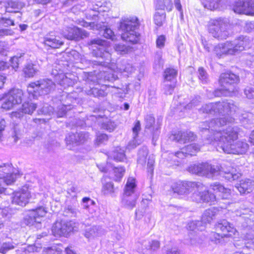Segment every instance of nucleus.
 Listing matches in <instances>:
<instances>
[{
    "instance_id": "55",
    "label": "nucleus",
    "mask_w": 254,
    "mask_h": 254,
    "mask_svg": "<svg viewBox=\"0 0 254 254\" xmlns=\"http://www.w3.org/2000/svg\"><path fill=\"white\" fill-rule=\"evenodd\" d=\"M75 134L78 145L84 143L89 137V134L85 132H76Z\"/></svg>"
},
{
    "instance_id": "42",
    "label": "nucleus",
    "mask_w": 254,
    "mask_h": 254,
    "mask_svg": "<svg viewBox=\"0 0 254 254\" xmlns=\"http://www.w3.org/2000/svg\"><path fill=\"white\" fill-rule=\"evenodd\" d=\"M148 150L146 147L142 148L138 151L137 162L142 165H144L146 161L148 155Z\"/></svg>"
},
{
    "instance_id": "63",
    "label": "nucleus",
    "mask_w": 254,
    "mask_h": 254,
    "mask_svg": "<svg viewBox=\"0 0 254 254\" xmlns=\"http://www.w3.org/2000/svg\"><path fill=\"white\" fill-rule=\"evenodd\" d=\"M14 248V246L11 243H3L1 247H0V253L2 254H5L8 251Z\"/></svg>"
},
{
    "instance_id": "47",
    "label": "nucleus",
    "mask_w": 254,
    "mask_h": 254,
    "mask_svg": "<svg viewBox=\"0 0 254 254\" xmlns=\"http://www.w3.org/2000/svg\"><path fill=\"white\" fill-rule=\"evenodd\" d=\"M103 188L102 190V193L104 194H108L111 192V184L110 178L105 176L102 180Z\"/></svg>"
},
{
    "instance_id": "59",
    "label": "nucleus",
    "mask_w": 254,
    "mask_h": 254,
    "mask_svg": "<svg viewBox=\"0 0 254 254\" xmlns=\"http://www.w3.org/2000/svg\"><path fill=\"white\" fill-rule=\"evenodd\" d=\"M14 25V19L11 17L0 18V26L8 27Z\"/></svg>"
},
{
    "instance_id": "7",
    "label": "nucleus",
    "mask_w": 254,
    "mask_h": 254,
    "mask_svg": "<svg viewBox=\"0 0 254 254\" xmlns=\"http://www.w3.org/2000/svg\"><path fill=\"white\" fill-rule=\"evenodd\" d=\"M234 122L233 118L227 117L225 118H219L212 120L210 122H202L199 125V129L200 131L203 132L204 131L211 130L213 131V135L209 137L211 140L212 137L214 136V133L217 131V129L220 127L231 124Z\"/></svg>"
},
{
    "instance_id": "54",
    "label": "nucleus",
    "mask_w": 254,
    "mask_h": 254,
    "mask_svg": "<svg viewBox=\"0 0 254 254\" xmlns=\"http://www.w3.org/2000/svg\"><path fill=\"white\" fill-rule=\"evenodd\" d=\"M78 212V210L71 205L67 206L64 211V215L67 217H75Z\"/></svg>"
},
{
    "instance_id": "10",
    "label": "nucleus",
    "mask_w": 254,
    "mask_h": 254,
    "mask_svg": "<svg viewBox=\"0 0 254 254\" xmlns=\"http://www.w3.org/2000/svg\"><path fill=\"white\" fill-rule=\"evenodd\" d=\"M19 176L18 170L14 168L11 164L2 163L0 165V179L8 185L14 183Z\"/></svg>"
},
{
    "instance_id": "16",
    "label": "nucleus",
    "mask_w": 254,
    "mask_h": 254,
    "mask_svg": "<svg viewBox=\"0 0 254 254\" xmlns=\"http://www.w3.org/2000/svg\"><path fill=\"white\" fill-rule=\"evenodd\" d=\"M202 184L196 182H180L173 184L171 187V190L173 193L179 195L185 194L189 191V187H201Z\"/></svg>"
},
{
    "instance_id": "60",
    "label": "nucleus",
    "mask_w": 254,
    "mask_h": 254,
    "mask_svg": "<svg viewBox=\"0 0 254 254\" xmlns=\"http://www.w3.org/2000/svg\"><path fill=\"white\" fill-rule=\"evenodd\" d=\"M15 104L8 97L7 94L4 99V102L1 105V108L5 110L11 109Z\"/></svg>"
},
{
    "instance_id": "44",
    "label": "nucleus",
    "mask_w": 254,
    "mask_h": 254,
    "mask_svg": "<svg viewBox=\"0 0 254 254\" xmlns=\"http://www.w3.org/2000/svg\"><path fill=\"white\" fill-rule=\"evenodd\" d=\"M184 148L186 151V154L190 156L195 155L200 150V146L195 143L188 145Z\"/></svg>"
},
{
    "instance_id": "31",
    "label": "nucleus",
    "mask_w": 254,
    "mask_h": 254,
    "mask_svg": "<svg viewBox=\"0 0 254 254\" xmlns=\"http://www.w3.org/2000/svg\"><path fill=\"white\" fill-rule=\"evenodd\" d=\"M136 245L138 247L141 246L142 250L150 249L155 251L159 248L160 243L156 240H153L151 242H147L145 240L139 241L136 243Z\"/></svg>"
},
{
    "instance_id": "34",
    "label": "nucleus",
    "mask_w": 254,
    "mask_h": 254,
    "mask_svg": "<svg viewBox=\"0 0 254 254\" xmlns=\"http://www.w3.org/2000/svg\"><path fill=\"white\" fill-rule=\"evenodd\" d=\"M156 10H165L168 11L172 10L173 8V3L172 0H157L155 4Z\"/></svg>"
},
{
    "instance_id": "23",
    "label": "nucleus",
    "mask_w": 254,
    "mask_h": 254,
    "mask_svg": "<svg viewBox=\"0 0 254 254\" xmlns=\"http://www.w3.org/2000/svg\"><path fill=\"white\" fill-rule=\"evenodd\" d=\"M232 44L236 54L237 52L243 51L249 48L250 40L247 37L241 36L235 39Z\"/></svg>"
},
{
    "instance_id": "53",
    "label": "nucleus",
    "mask_w": 254,
    "mask_h": 254,
    "mask_svg": "<svg viewBox=\"0 0 254 254\" xmlns=\"http://www.w3.org/2000/svg\"><path fill=\"white\" fill-rule=\"evenodd\" d=\"M65 141L68 149H71V145H77L76 137L75 133H69L65 137Z\"/></svg>"
},
{
    "instance_id": "41",
    "label": "nucleus",
    "mask_w": 254,
    "mask_h": 254,
    "mask_svg": "<svg viewBox=\"0 0 254 254\" xmlns=\"http://www.w3.org/2000/svg\"><path fill=\"white\" fill-rule=\"evenodd\" d=\"M221 50L225 55H234L235 54V50L233 46L232 42L227 41L226 42L220 44Z\"/></svg>"
},
{
    "instance_id": "46",
    "label": "nucleus",
    "mask_w": 254,
    "mask_h": 254,
    "mask_svg": "<svg viewBox=\"0 0 254 254\" xmlns=\"http://www.w3.org/2000/svg\"><path fill=\"white\" fill-rule=\"evenodd\" d=\"M114 159L118 162L123 161L125 158V151L120 147H117L112 154Z\"/></svg>"
},
{
    "instance_id": "14",
    "label": "nucleus",
    "mask_w": 254,
    "mask_h": 254,
    "mask_svg": "<svg viewBox=\"0 0 254 254\" xmlns=\"http://www.w3.org/2000/svg\"><path fill=\"white\" fill-rule=\"evenodd\" d=\"M215 166H217L219 169L216 171L215 176L220 175L224 177V175H226L225 177L230 181L237 180L241 176L240 174H233V169L229 163L215 165Z\"/></svg>"
},
{
    "instance_id": "62",
    "label": "nucleus",
    "mask_w": 254,
    "mask_h": 254,
    "mask_svg": "<svg viewBox=\"0 0 254 254\" xmlns=\"http://www.w3.org/2000/svg\"><path fill=\"white\" fill-rule=\"evenodd\" d=\"M22 62L21 55L20 56H14L10 59L11 65L12 67L16 70V69L18 67L20 63Z\"/></svg>"
},
{
    "instance_id": "57",
    "label": "nucleus",
    "mask_w": 254,
    "mask_h": 254,
    "mask_svg": "<svg viewBox=\"0 0 254 254\" xmlns=\"http://www.w3.org/2000/svg\"><path fill=\"white\" fill-rule=\"evenodd\" d=\"M63 97L65 96V99L64 101V104H66L67 102H68L70 103V105L71 107V103H74L77 98V94L76 92H74L68 94H64L63 95Z\"/></svg>"
},
{
    "instance_id": "15",
    "label": "nucleus",
    "mask_w": 254,
    "mask_h": 254,
    "mask_svg": "<svg viewBox=\"0 0 254 254\" xmlns=\"http://www.w3.org/2000/svg\"><path fill=\"white\" fill-rule=\"evenodd\" d=\"M233 9L234 12L237 13L252 14L254 11V0L237 1Z\"/></svg>"
},
{
    "instance_id": "20",
    "label": "nucleus",
    "mask_w": 254,
    "mask_h": 254,
    "mask_svg": "<svg viewBox=\"0 0 254 254\" xmlns=\"http://www.w3.org/2000/svg\"><path fill=\"white\" fill-rule=\"evenodd\" d=\"M210 188L216 192H219V195L222 199H229L231 198V190L229 189L225 188L223 185L218 182L211 184Z\"/></svg>"
},
{
    "instance_id": "48",
    "label": "nucleus",
    "mask_w": 254,
    "mask_h": 254,
    "mask_svg": "<svg viewBox=\"0 0 254 254\" xmlns=\"http://www.w3.org/2000/svg\"><path fill=\"white\" fill-rule=\"evenodd\" d=\"M114 174L113 179L115 181L120 182L123 178L124 173L125 169L123 167H114L113 170Z\"/></svg>"
},
{
    "instance_id": "19",
    "label": "nucleus",
    "mask_w": 254,
    "mask_h": 254,
    "mask_svg": "<svg viewBox=\"0 0 254 254\" xmlns=\"http://www.w3.org/2000/svg\"><path fill=\"white\" fill-rule=\"evenodd\" d=\"M169 138L171 140L185 143L187 142L194 140L196 135L193 132L190 131L186 132L178 131L172 134Z\"/></svg>"
},
{
    "instance_id": "27",
    "label": "nucleus",
    "mask_w": 254,
    "mask_h": 254,
    "mask_svg": "<svg viewBox=\"0 0 254 254\" xmlns=\"http://www.w3.org/2000/svg\"><path fill=\"white\" fill-rule=\"evenodd\" d=\"M237 188L241 193H250L254 189V181L250 179L242 180Z\"/></svg>"
},
{
    "instance_id": "12",
    "label": "nucleus",
    "mask_w": 254,
    "mask_h": 254,
    "mask_svg": "<svg viewBox=\"0 0 254 254\" xmlns=\"http://www.w3.org/2000/svg\"><path fill=\"white\" fill-rule=\"evenodd\" d=\"M248 148V144L244 141H238L230 144H223L221 146V149L228 154H243L247 152Z\"/></svg>"
},
{
    "instance_id": "36",
    "label": "nucleus",
    "mask_w": 254,
    "mask_h": 254,
    "mask_svg": "<svg viewBox=\"0 0 254 254\" xmlns=\"http://www.w3.org/2000/svg\"><path fill=\"white\" fill-rule=\"evenodd\" d=\"M71 109L72 107L70 106L69 103L67 102L66 104L63 103L58 106L56 110L54 111V115H56L58 118L64 117L66 112Z\"/></svg>"
},
{
    "instance_id": "35",
    "label": "nucleus",
    "mask_w": 254,
    "mask_h": 254,
    "mask_svg": "<svg viewBox=\"0 0 254 254\" xmlns=\"http://www.w3.org/2000/svg\"><path fill=\"white\" fill-rule=\"evenodd\" d=\"M178 74V71L173 68H167L164 72L163 76L164 78V81L172 82L175 81L177 83L176 77Z\"/></svg>"
},
{
    "instance_id": "43",
    "label": "nucleus",
    "mask_w": 254,
    "mask_h": 254,
    "mask_svg": "<svg viewBox=\"0 0 254 254\" xmlns=\"http://www.w3.org/2000/svg\"><path fill=\"white\" fill-rule=\"evenodd\" d=\"M197 190V191H194V192L192 194V198L193 201H196L197 202H203V187L202 185L201 187H195Z\"/></svg>"
},
{
    "instance_id": "18",
    "label": "nucleus",
    "mask_w": 254,
    "mask_h": 254,
    "mask_svg": "<svg viewBox=\"0 0 254 254\" xmlns=\"http://www.w3.org/2000/svg\"><path fill=\"white\" fill-rule=\"evenodd\" d=\"M47 210L45 207L41 206L29 211L27 222L28 224L32 225L34 223H40L41 218L45 216Z\"/></svg>"
},
{
    "instance_id": "29",
    "label": "nucleus",
    "mask_w": 254,
    "mask_h": 254,
    "mask_svg": "<svg viewBox=\"0 0 254 254\" xmlns=\"http://www.w3.org/2000/svg\"><path fill=\"white\" fill-rule=\"evenodd\" d=\"M136 188V184L135 179L132 177L128 178L124 189L123 196L126 197V196L134 195L133 194L135 192Z\"/></svg>"
},
{
    "instance_id": "25",
    "label": "nucleus",
    "mask_w": 254,
    "mask_h": 254,
    "mask_svg": "<svg viewBox=\"0 0 254 254\" xmlns=\"http://www.w3.org/2000/svg\"><path fill=\"white\" fill-rule=\"evenodd\" d=\"M43 43L45 46L53 49L59 48L64 44L59 37L54 35H46L44 38Z\"/></svg>"
},
{
    "instance_id": "24",
    "label": "nucleus",
    "mask_w": 254,
    "mask_h": 254,
    "mask_svg": "<svg viewBox=\"0 0 254 254\" xmlns=\"http://www.w3.org/2000/svg\"><path fill=\"white\" fill-rule=\"evenodd\" d=\"M112 68H113V64H112ZM117 71H113L112 69V80H116L119 78V76L121 75V73L123 72H127V73H131L134 71V68L131 64L129 63H126L123 67H117Z\"/></svg>"
},
{
    "instance_id": "6",
    "label": "nucleus",
    "mask_w": 254,
    "mask_h": 254,
    "mask_svg": "<svg viewBox=\"0 0 254 254\" xmlns=\"http://www.w3.org/2000/svg\"><path fill=\"white\" fill-rule=\"evenodd\" d=\"M56 88L55 83L51 79H42L36 82L30 83L28 86L27 90L29 93L38 92L39 95H47Z\"/></svg>"
},
{
    "instance_id": "11",
    "label": "nucleus",
    "mask_w": 254,
    "mask_h": 254,
    "mask_svg": "<svg viewBox=\"0 0 254 254\" xmlns=\"http://www.w3.org/2000/svg\"><path fill=\"white\" fill-rule=\"evenodd\" d=\"M31 197V192L28 188L23 187L12 193L11 202L14 205L23 207L29 202Z\"/></svg>"
},
{
    "instance_id": "50",
    "label": "nucleus",
    "mask_w": 254,
    "mask_h": 254,
    "mask_svg": "<svg viewBox=\"0 0 254 254\" xmlns=\"http://www.w3.org/2000/svg\"><path fill=\"white\" fill-rule=\"evenodd\" d=\"M227 234H220L218 233L212 232L211 234L210 239L211 241L215 244L222 243L223 242V238L226 237Z\"/></svg>"
},
{
    "instance_id": "9",
    "label": "nucleus",
    "mask_w": 254,
    "mask_h": 254,
    "mask_svg": "<svg viewBox=\"0 0 254 254\" xmlns=\"http://www.w3.org/2000/svg\"><path fill=\"white\" fill-rule=\"evenodd\" d=\"M218 169V168L215 166V165L209 164L208 163H202L190 165L188 170L189 172L198 176H205L207 178H211L215 176V173Z\"/></svg>"
},
{
    "instance_id": "37",
    "label": "nucleus",
    "mask_w": 254,
    "mask_h": 254,
    "mask_svg": "<svg viewBox=\"0 0 254 254\" xmlns=\"http://www.w3.org/2000/svg\"><path fill=\"white\" fill-rule=\"evenodd\" d=\"M114 49L117 54L123 55L131 52L132 51L133 47L128 45L119 43L115 44L114 46Z\"/></svg>"
},
{
    "instance_id": "4",
    "label": "nucleus",
    "mask_w": 254,
    "mask_h": 254,
    "mask_svg": "<svg viewBox=\"0 0 254 254\" xmlns=\"http://www.w3.org/2000/svg\"><path fill=\"white\" fill-rule=\"evenodd\" d=\"M216 114L221 115L222 118H225L231 116L230 114L232 113H236L239 116L240 120L242 122H244L247 120L248 116L247 113L240 115L239 109L234 104L232 101H223L215 103ZM232 118V117H231ZM233 118V117H232ZM233 119H234L233 118ZM235 120V119H234Z\"/></svg>"
},
{
    "instance_id": "56",
    "label": "nucleus",
    "mask_w": 254,
    "mask_h": 254,
    "mask_svg": "<svg viewBox=\"0 0 254 254\" xmlns=\"http://www.w3.org/2000/svg\"><path fill=\"white\" fill-rule=\"evenodd\" d=\"M198 78L202 83H206L208 82V75L206 70L202 67H199L198 69Z\"/></svg>"
},
{
    "instance_id": "21",
    "label": "nucleus",
    "mask_w": 254,
    "mask_h": 254,
    "mask_svg": "<svg viewBox=\"0 0 254 254\" xmlns=\"http://www.w3.org/2000/svg\"><path fill=\"white\" fill-rule=\"evenodd\" d=\"M51 74L54 76L56 82L64 87L72 86L74 84V80L66 76L64 73H59L57 70H53Z\"/></svg>"
},
{
    "instance_id": "1",
    "label": "nucleus",
    "mask_w": 254,
    "mask_h": 254,
    "mask_svg": "<svg viewBox=\"0 0 254 254\" xmlns=\"http://www.w3.org/2000/svg\"><path fill=\"white\" fill-rule=\"evenodd\" d=\"M239 81V76L230 71L221 73L219 79L221 88L214 91V96L216 97L231 96L232 93L237 91L236 84Z\"/></svg>"
},
{
    "instance_id": "39",
    "label": "nucleus",
    "mask_w": 254,
    "mask_h": 254,
    "mask_svg": "<svg viewBox=\"0 0 254 254\" xmlns=\"http://www.w3.org/2000/svg\"><path fill=\"white\" fill-rule=\"evenodd\" d=\"M136 196H123L122 203L127 208L132 209L136 204Z\"/></svg>"
},
{
    "instance_id": "33",
    "label": "nucleus",
    "mask_w": 254,
    "mask_h": 254,
    "mask_svg": "<svg viewBox=\"0 0 254 254\" xmlns=\"http://www.w3.org/2000/svg\"><path fill=\"white\" fill-rule=\"evenodd\" d=\"M39 65L36 64L29 63L27 64L23 68V72L25 76L31 77L37 73L39 71Z\"/></svg>"
},
{
    "instance_id": "28",
    "label": "nucleus",
    "mask_w": 254,
    "mask_h": 254,
    "mask_svg": "<svg viewBox=\"0 0 254 254\" xmlns=\"http://www.w3.org/2000/svg\"><path fill=\"white\" fill-rule=\"evenodd\" d=\"M103 233V230L100 226H92L86 228L84 236L87 238L90 239L100 236Z\"/></svg>"
},
{
    "instance_id": "38",
    "label": "nucleus",
    "mask_w": 254,
    "mask_h": 254,
    "mask_svg": "<svg viewBox=\"0 0 254 254\" xmlns=\"http://www.w3.org/2000/svg\"><path fill=\"white\" fill-rule=\"evenodd\" d=\"M176 84L177 83L175 81L173 82L163 81L162 84V92L166 95H172L176 86Z\"/></svg>"
},
{
    "instance_id": "8",
    "label": "nucleus",
    "mask_w": 254,
    "mask_h": 254,
    "mask_svg": "<svg viewBox=\"0 0 254 254\" xmlns=\"http://www.w3.org/2000/svg\"><path fill=\"white\" fill-rule=\"evenodd\" d=\"M76 223L72 221L61 220L56 221L53 225L52 231L56 237H67L74 230H76Z\"/></svg>"
},
{
    "instance_id": "52",
    "label": "nucleus",
    "mask_w": 254,
    "mask_h": 254,
    "mask_svg": "<svg viewBox=\"0 0 254 254\" xmlns=\"http://www.w3.org/2000/svg\"><path fill=\"white\" fill-rule=\"evenodd\" d=\"M203 202H210L211 204H214L216 201L215 195L208 190H203Z\"/></svg>"
},
{
    "instance_id": "30",
    "label": "nucleus",
    "mask_w": 254,
    "mask_h": 254,
    "mask_svg": "<svg viewBox=\"0 0 254 254\" xmlns=\"http://www.w3.org/2000/svg\"><path fill=\"white\" fill-rule=\"evenodd\" d=\"M218 213V209L214 207L205 210L201 217L202 221L201 222H202V224L209 223L214 218H215Z\"/></svg>"
},
{
    "instance_id": "3",
    "label": "nucleus",
    "mask_w": 254,
    "mask_h": 254,
    "mask_svg": "<svg viewBox=\"0 0 254 254\" xmlns=\"http://www.w3.org/2000/svg\"><path fill=\"white\" fill-rule=\"evenodd\" d=\"M229 24L226 19L218 18L211 19L209 22L208 31L212 36L219 40L226 39L229 35Z\"/></svg>"
},
{
    "instance_id": "5",
    "label": "nucleus",
    "mask_w": 254,
    "mask_h": 254,
    "mask_svg": "<svg viewBox=\"0 0 254 254\" xmlns=\"http://www.w3.org/2000/svg\"><path fill=\"white\" fill-rule=\"evenodd\" d=\"M239 131L240 128L236 126H229L223 131H221L218 128L217 131L214 133V136L211 138L212 140L219 141L217 150L220 151L222 144H230L234 140H236L238 138Z\"/></svg>"
},
{
    "instance_id": "40",
    "label": "nucleus",
    "mask_w": 254,
    "mask_h": 254,
    "mask_svg": "<svg viewBox=\"0 0 254 254\" xmlns=\"http://www.w3.org/2000/svg\"><path fill=\"white\" fill-rule=\"evenodd\" d=\"M221 0H203L202 4L204 7L209 10H213L218 8Z\"/></svg>"
},
{
    "instance_id": "13",
    "label": "nucleus",
    "mask_w": 254,
    "mask_h": 254,
    "mask_svg": "<svg viewBox=\"0 0 254 254\" xmlns=\"http://www.w3.org/2000/svg\"><path fill=\"white\" fill-rule=\"evenodd\" d=\"M62 34L66 39L76 41L88 36V33L85 30L76 26L66 27L63 30Z\"/></svg>"
},
{
    "instance_id": "64",
    "label": "nucleus",
    "mask_w": 254,
    "mask_h": 254,
    "mask_svg": "<svg viewBox=\"0 0 254 254\" xmlns=\"http://www.w3.org/2000/svg\"><path fill=\"white\" fill-rule=\"evenodd\" d=\"M54 109L53 107L47 104L44 105L41 109V112L44 114H49L54 115Z\"/></svg>"
},
{
    "instance_id": "61",
    "label": "nucleus",
    "mask_w": 254,
    "mask_h": 254,
    "mask_svg": "<svg viewBox=\"0 0 254 254\" xmlns=\"http://www.w3.org/2000/svg\"><path fill=\"white\" fill-rule=\"evenodd\" d=\"M113 92H114L115 97L121 99H123L125 96V91L123 88L116 87L115 86H112Z\"/></svg>"
},
{
    "instance_id": "2",
    "label": "nucleus",
    "mask_w": 254,
    "mask_h": 254,
    "mask_svg": "<svg viewBox=\"0 0 254 254\" xmlns=\"http://www.w3.org/2000/svg\"><path fill=\"white\" fill-rule=\"evenodd\" d=\"M139 26L138 19L136 17L123 20L120 25V28L123 32L122 39L131 44L137 43L140 39V34L136 31Z\"/></svg>"
},
{
    "instance_id": "32",
    "label": "nucleus",
    "mask_w": 254,
    "mask_h": 254,
    "mask_svg": "<svg viewBox=\"0 0 254 254\" xmlns=\"http://www.w3.org/2000/svg\"><path fill=\"white\" fill-rule=\"evenodd\" d=\"M8 97L15 105L20 104L22 102L23 92L19 89H13L7 93Z\"/></svg>"
},
{
    "instance_id": "22",
    "label": "nucleus",
    "mask_w": 254,
    "mask_h": 254,
    "mask_svg": "<svg viewBox=\"0 0 254 254\" xmlns=\"http://www.w3.org/2000/svg\"><path fill=\"white\" fill-rule=\"evenodd\" d=\"M215 229L218 232H222V234H227L226 237L231 236L232 234H234L236 231L233 226L226 220H222L218 222L215 225Z\"/></svg>"
},
{
    "instance_id": "26",
    "label": "nucleus",
    "mask_w": 254,
    "mask_h": 254,
    "mask_svg": "<svg viewBox=\"0 0 254 254\" xmlns=\"http://www.w3.org/2000/svg\"><path fill=\"white\" fill-rule=\"evenodd\" d=\"M24 6L23 3L15 1H10L8 2L6 6V12L9 13H17V17L20 18L21 17V13L19 12V10Z\"/></svg>"
},
{
    "instance_id": "49",
    "label": "nucleus",
    "mask_w": 254,
    "mask_h": 254,
    "mask_svg": "<svg viewBox=\"0 0 254 254\" xmlns=\"http://www.w3.org/2000/svg\"><path fill=\"white\" fill-rule=\"evenodd\" d=\"M166 13L164 11L161 12H156L154 16L155 24L158 26H161L165 21Z\"/></svg>"
},
{
    "instance_id": "17",
    "label": "nucleus",
    "mask_w": 254,
    "mask_h": 254,
    "mask_svg": "<svg viewBox=\"0 0 254 254\" xmlns=\"http://www.w3.org/2000/svg\"><path fill=\"white\" fill-rule=\"evenodd\" d=\"M145 129H149L152 133V142L156 141L159 136L158 130L160 128V124L157 122L155 124V118L151 115H147L144 118Z\"/></svg>"
},
{
    "instance_id": "58",
    "label": "nucleus",
    "mask_w": 254,
    "mask_h": 254,
    "mask_svg": "<svg viewBox=\"0 0 254 254\" xmlns=\"http://www.w3.org/2000/svg\"><path fill=\"white\" fill-rule=\"evenodd\" d=\"M203 226L202 222L199 221H191L188 223L187 229L190 231H195L196 229H201Z\"/></svg>"
},
{
    "instance_id": "51",
    "label": "nucleus",
    "mask_w": 254,
    "mask_h": 254,
    "mask_svg": "<svg viewBox=\"0 0 254 254\" xmlns=\"http://www.w3.org/2000/svg\"><path fill=\"white\" fill-rule=\"evenodd\" d=\"M215 108V103H210L202 106V107L200 109L199 111L202 113H210L212 114H216Z\"/></svg>"
},
{
    "instance_id": "45",
    "label": "nucleus",
    "mask_w": 254,
    "mask_h": 254,
    "mask_svg": "<svg viewBox=\"0 0 254 254\" xmlns=\"http://www.w3.org/2000/svg\"><path fill=\"white\" fill-rule=\"evenodd\" d=\"M37 106L32 102H25L21 108L22 112L25 114H31L36 109Z\"/></svg>"
}]
</instances>
